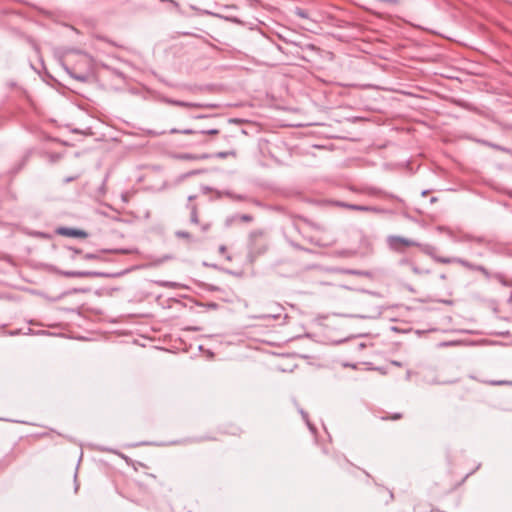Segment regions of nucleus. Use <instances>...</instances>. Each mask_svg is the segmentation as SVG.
<instances>
[{
    "mask_svg": "<svg viewBox=\"0 0 512 512\" xmlns=\"http://www.w3.org/2000/svg\"><path fill=\"white\" fill-rule=\"evenodd\" d=\"M393 364L397 365V366H400V363L399 362H396L394 361Z\"/></svg>",
    "mask_w": 512,
    "mask_h": 512,
    "instance_id": "c85d7f7f",
    "label": "nucleus"
},
{
    "mask_svg": "<svg viewBox=\"0 0 512 512\" xmlns=\"http://www.w3.org/2000/svg\"><path fill=\"white\" fill-rule=\"evenodd\" d=\"M427 193H428L427 191H423L422 195L425 196V195H427Z\"/></svg>",
    "mask_w": 512,
    "mask_h": 512,
    "instance_id": "c756f323",
    "label": "nucleus"
},
{
    "mask_svg": "<svg viewBox=\"0 0 512 512\" xmlns=\"http://www.w3.org/2000/svg\"><path fill=\"white\" fill-rule=\"evenodd\" d=\"M452 261H454V263L456 264L461 265L463 268L469 271L479 272L487 281L493 279L504 286L508 284L507 277L505 274L501 272H492L484 265L476 264L460 257H454Z\"/></svg>",
    "mask_w": 512,
    "mask_h": 512,
    "instance_id": "f257e3e1",
    "label": "nucleus"
},
{
    "mask_svg": "<svg viewBox=\"0 0 512 512\" xmlns=\"http://www.w3.org/2000/svg\"><path fill=\"white\" fill-rule=\"evenodd\" d=\"M198 197L196 195H190L188 197V202L186 204V209L190 213V222L194 225H199V216H198V209L201 205V203L197 200Z\"/></svg>",
    "mask_w": 512,
    "mask_h": 512,
    "instance_id": "423d86ee",
    "label": "nucleus"
},
{
    "mask_svg": "<svg viewBox=\"0 0 512 512\" xmlns=\"http://www.w3.org/2000/svg\"><path fill=\"white\" fill-rule=\"evenodd\" d=\"M261 237H262V232H260V231H253L249 235L251 242H256Z\"/></svg>",
    "mask_w": 512,
    "mask_h": 512,
    "instance_id": "ddd939ff",
    "label": "nucleus"
},
{
    "mask_svg": "<svg viewBox=\"0 0 512 512\" xmlns=\"http://www.w3.org/2000/svg\"><path fill=\"white\" fill-rule=\"evenodd\" d=\"M172 103L175 105L181 106V107H206V108H216L217 107V105H215V104L203 105V104H194V103L183 102V101H173Z\"/></svg>",
    "mask_w": 512,
    "mask_h": 512,
    "instance_id": "9d476101",
    "label": "nucleus"
},
{
    "mask_svg": "<svg viewBox=\"0 0 512 512\" xmlns=\"http://www.w3.org/2000/svg\"><path fill=\"white\" fill-rule=\"evenodd\" d=\"M201 134H208V135H216L219 133V130L217 129H207V130H201L199 131Z\"/></svg>",
    "mask_w": 512,
    "mask_h": 512,
    "instance_id": "dca6fc26",
    "label": "nucleus"
},
{
    "mask_svg": "<svg viewBox=\"0 0 512 512\" xmlns=\"http://www.w3.org/2000/svg\"><path fill=\"white\" fill-rule=\"evenodd\" d=\"M490 146H492L493 148L499 149V147L497 145L490 144Z\"/></svg>",
    "mask_w": 512,
    "mask_h": 512,
    "instance_id": "cd10ccee",
    "label": "nucleus"
},
{
    "mask_svg": "<svg viewBox=\"0 0 512 512\" xmlns=\"http://www.w3.org/2000/svg\"><path fill=\"white\" fill-rule=\"evenodd\" d=\"M348 273L353 274V275L359 274L357 271H354V270H350V271H348Z\"/></svg>",
    "mask_w": 512,
    "mask_h": 512,
    "instance_id": "bb28decb",
    "label": "nucleus"
},
{
    "mask_svg": "<svg viewBox=\"0 0 512 512\" xmlns=\"http://www.w3.org/2000/svg\"><path fill=\"white\" fill-rule=\"evenodd\" d=\"M215 156L217 158H220V159H224L228 156H236V151L235 150H230V151H226V152H218L215 154Z\"/></svg>",
    "mask_w": 512,
    "mask_h": 512,
    "instance_id": "f8f14e48",
    "label": "nucleus"
},
{
    "mask_svg": "<svg viewBox=\"0 0 512 512\" xmlns=\"http://www.w3.org/2000/svg\"><path fill=\"white\" fill-rule=\"evenodd\" d=\"M405 263L409 264L411 270L415 273V274H421L423 271L418 268L416 265H414L413 263H409L408 261H405Z\"/></svg>",
    "mask_w": 512,
    "mask_h": 512,
    "instance_id": "f3484780",
    "label": "nucleus"
},
{
    "mask_svg": "<svg viewBox=\"0 0 512 512\" xmlns=\"http://www.w3.org/2000/svg\"><path fill=\"white\" fill-rule=\"evenodd\" d=\"M175 235L178 238H183V239H186L188 241H192V235L189 232H187V231L179 230V231L175 232Z\"/></svg>",
    "mask_w": 512,
    "mask_h": 512,
    "instance_id": "9b49d317",
    "label": "nucleus"
},
{
    "mask_svg": "<svg viewBox=\"0 0 512 512\" xmlns=\"http://www.w3.org/2000/svg\"><path fill=\"white\" fill-rule=\"evenodd\" d=\"M492 385H507V384H510L509 381H504V380H499V381H491L490 382Z\"/></svg>",
    "mask_w": 512,
    "mask_h": 512,
    "instance_id": "4be33fe9",
    "label": "nucleus"
},
{
    "mask_svg": "<svg viewBox=\"0 0 512 512\" xmlns=\"http://www.w3.org/2000/svg\"><path fill=\"white\" fill-rule=\"evenodd\" d=\"M34 68V70L37 72V73H41L42 70H45L46 69V66L44 65H41V66H32Z\"/></svg>",
    "mask_w": 512,
    "mask_h": 512,
    "instance_id": "5701e85b",
    "label": "nucleus"
},
{
    "mask_svg": "<svg viewBox=\"0 0 512 512\" xmlns=\"http://www.w3.org/2000/svg\"><path fill=\"white\" fill-rule=\"evenodd\" d=\"M170 133L171 134H175V133L192 134V133H195V132L193 130H191V129H185V130L180 131V130H177V129L173 128V129L170 130Z\"/></svg>",
    "mask_w": 512,
    "mask_h": 512,
    "instance_id": "4468645a",
    "label": "nucleus"
},
{
    "mask_svg": "<svg viewBox=\"0 0 512 512\" xmlns=\"http://www.w3.org/2000/svg\"><path fill=\"white\" fill-rule=\"evenodd\" d=\"M417 247H419L422 252H424L426 255L430 256L431 258H433L438 263H441V264L454 263V261H451V260H453L454 257L438 256L436 253L437 248L433 245L419 243V245H417Z\"/></svg>",
    "mask_w": 512,
    "mask_h": 512,
    "instance_id": "20e7f679",
    "label": "nucleus"
},
{
    "mask_svg": "<svg viewBox=\"0 0 512 512\" xmlns=\"http://www.w3.org/2000/svg\"><path fill=\"white\" fill-rule=\"evenodd\" d=\"M335 205L338 207H342V208H346V209H350V210H354V211H362V212L376 211V209L374 207L357 205V204H349V203L342 202V201L335 202Z\"/></svg>",
    "mask_w": 512,
    "mask_h": 512,
    "instance_id": "1a4fd4ad",
    "label": "nucleus"
},
{
    "mask_svg": "<svg viewBox=\"0 0 512 512\" xmlns=\"http://www.w3.org/2000/svg\"><path fill=\"white\" fill-rule=\"evenodd\" d=\"M60 274L69 278L98 277L101 275V273L94 271H61Z\"/></svg>",
    "mask_w": 512,
    "mask_h": 512,
    "instance_id": "6e6552de",
    "label": "nucleus"
},
{
    "mask_svg": "<svg viewBox=\"0 0 512 512\" xmlns=\"http://www.w3.org/2000/svg\"><path fill=\"white\" fill-rule=\"evenodd\" d=\"M84 259L94 260V259H98V256L94 253H87L84 255Z\"/></svg>",
    "mask_w": 512,
    "mask_h": 512,
    "instance_id": "412c9836",
    "label": "nucleus"
},
{
    "mask_svg": "<svg viewBox=\"0 0 512 512\" xmlns=\"http://www.w3.org/2000/svg\"><path fill=\"white\" fill-rule=\"evenodd\" d=\"M74 254H80L81 253V250L79 249H76V248H70Z\"/></svg>",
    "mask_w": 512,
    "mask_h": 512,
    "instance_id": "393cba45",
    "label": "nucleus"
},
{
    "mask_svg": "<svg viewBox=\"0 0 512 512\" xmlns=\"http://www.w3.org/2000/svg\"><path fill=\"white\" fill-rule=\"evenodd\" d=\"M71 78L79 82H88L93 77V73L89 70L77 71L78 66H61Z\"/></svg>",
    "mask_w": 512,
    "mask_h": 512,
    "instance_id": "39448f33",
    "label": "nucleus"
},
{
    "mask_svg": "<svg viewBox=\"0 0 512 512\" xmlns=\"http://www.w3.org/2000/svg\"><path fill=\"white\" fill-rule=\"evenodd\" d=\"M301 414H302L303 418L305 419V421L307 422V425L310 428V430L314 431L315 428L310 424V422L307 419V417H308L307 413H305L304 411H301Z\"/></svg>",
    "mask_w": 512,
    "mask_h": 512,
    "instance_id": "6ab92c4d",
    "label": "nucleus"
},
{
    "mask_svg": "<svg viewBox=\"0 0 512 512\" xmlns=\"http://www.w3.org/2000/svg\"><path fill=\"white\" fill-rule=\"evenodd\" d=\"M210 227H211L210 223H203L200 225L201 231L204 233L209 231Z\"/></svg>",
    "mask_w": 512,
    "mask_h": 512,
    "instance_id": "aec40b11",
    "label": "nucleus"
},
{
    "mask_svg": "<svg viewBox=\"0 0 512 512\" xmlns=\"http://www.w3.org/2000/svg\"><path fill=\"white\" fill-rule=\"evenodd\" d=\"M80 56L83 58V59H81V61H87L86 60L88 58L87 54H80Z\"/></svg>",
    "mask_w": 512,
    "mask_h": 512,
    "instance_id": "a878e982",
    "label": "nucleus"
},
{
    "mask_svg": "<svg viewBox=\"0 0 512 512\" xmlns=\"http://www.w3.org/2000/svg\"><path fill=\"white\" fill-rule=\"evenodd\" d=\"M56 233L65 237H74V238H87L88 233L84 230L70 227H59L56 229Z\"/></svg>",
    "mask_w": 512,
    "mask_h": 512,
    "instance_id": "0eeeda50",
    "label": "nucleus"
},
{
    "mask_svg": "<svg viewBox=\"0 0 512 512\" xmlns=\"http://www.w3.org/2000/svg\"><path fill=\"white\" fill-rule=\"evenodd\" d=\"M388 244L392 250L402 252L404 247H409V246L417 247V245H419V242L405 238V237L394 235V236L388 237Z\"/></svg>",
    "mask_w": 512,
    "mask_h": 512,
    "instance_id": "f03ea898",
    "label": "nucleus"
},
{
    "mask_svg": "<svg viewBox=\"0 0 512 512\" xmlns=\"http://www.w3.org/2000/svg\"><path fill=\"white\" fill-rule=\"evenodd\" d=\"M459 242H473L478 245H482L488 249H492L494 245V241L491 238H488L484 235H474L471 233H464L458 239Z\"/></svg>",
    "mask_w": 512,
    "mask_h": 512,
    "instance_id": "7ed1b4c3",
    "label": "nucleus"
},
{
    "mask_svg": "<svg viewBox=\"0 0 512 512\" xmlns=\"http://www.w3.org/2000/svg\"><path fill=\"white\" fill-rule=\"evenodd\" d=\"M226 251H227L226 246L221 245V246L219 247V252H220L221 254L226 253Z\"/></svg>",
    "mask_w": 512,
    "mask_h": 512,
    "instance_id": "b1692460",
    "label": "nucleus"
},
{
    "mask_svg": "<svg viewBox=\"0 0 512 512\" xmlns=\"http://www.w3.org/2000/svg\"><path fill=\"white\" fill-rule=\"evenodd\" d=\"M401 418H402V414L401 413H394L391 416L382 417L383 420H388V419L398 420V419H401Z\"/></svg>",
    "mask_w": 512,
    "mask_h": 512,
    "instance_id": "2eb2a0df",
    "label": "nucleus"
},
{
    "mask_svg": "<svg viewBox=\"0 0 512 512\" xmlns=\"http://www.w3.org/2000/svg\"><path fill=\"white\" fill-rule=\"evenodd\" d=\"M240 220L243 222H251L253 220V217L249 214H243L240 216Z\"/></svg>",
    "mask_w": 512,
    "mask_h": 512,
    "instance_id": "a211bd4d",
    "label": "nucleus"
},
{
    "mask_svg": "<svg viewBox=\"0 0 512 512\" xmlns=\"http://www.w3.org/2000/svg\"><path fill=\"white\" fill-rule=\"evenodd\" d=\"M435 201H436V198H435V197H433V198L431 199V202H435Z\"/></svg>",
    "mask_w": 512,
    "mask_h": 512,
    "instance_id": "7c9ffc66",
    "label": "nucleus"
}]
</instances>
